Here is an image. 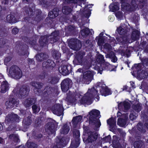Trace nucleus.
<instances>
[{"label": "nucleus", "mask_w": 148, "mask_h": 148, "mask_svg": "<svg viewBox=\"0 0 148 148\" xmlns=\"http://www.w3.org/2000/svg\"><path fill=\"white\" fill-rule=\"evenodd\" d=\"M27 145V147L29 148H36L37 147V145L33 143L28 142Z\"/></svg>", "instance_id": "nucleus-39"}, {"label": "nucleus", "mask_w": 148, "mask_h": 148, "mask_svg": "<svg viewBox=\"0 0 148 148\" xmlns=\"http://www.w3.org/2000/svg\"><path fill=\"white\" fill-rule=\"evenodd\" d=\"M9 86L6 81H3L1 86V92L2 93L5 92L9 89Z\"/></svg>", "instance_id": "nucleus-16"}, {"label": "nucleus", "mask_w": 148, "mask_h": 148, "mask_svg": "<svg viewBox=\"0 0 148 148\" xmlns=\"http://www.w3.org/2000/svg\"><path fill=\"white\" fill-rule=\"evenodd\" d=\"M32 108L33 112L34 113L38 112L40 110V108L39 106H37L36 105H33L32 107Z\"/></svg>", "instance_id": "nucleus-37"}, {"label": "nucleus", "mask_w": 148, "mask_h": 148, "mask_svg": "<svg viewBox=\"0 0 148 148\" xmlns=\"http://www.w3.org/2000/svg\"><path fill=\"white\" fill-rule=\"evenodd\" d=\"M58 79L56 77H53L51 81L52 84H55L58 82Z\"/></svg>", "instance_id": "nucleus-44"}, {"label": "nucleus", "mask_w": 148, "mask_h": 148, "mask_svg": "<svg viewBox=\"0 0 148 148\" xmlns=\"http://www.w3.org/2000/svg\"><path fill=\"white\" fill-rule=\"evenodd\" d=\"M0 1L3 3L4 4H6L8 2V0H0Z\"/></svg>", "instance_id": "nucleus-58"}, {"label": "nucleus", "mask_w": 148, "mask_h": 148, "mask_svg": "<svg viewBox=\"0 0 148 148\" xmlns=\"http://www.w3.org/2000/svg\"><path fill=\"white\" fill-rule=\"evenodd\" d=\"M96 86L97 88L96 90L94 88L88 89L84 96L81 98L79 101L81 104H91L92 103V99L94 96L96 95H98V89L100 90V92L103 96H106L111 94L110 90L106 88L105 86H102L101 83H97Z\"/></svg>", "instance_id": "nucleus-1"}, {"label": "nucleus", "mask_w": 148, "mask_h": 148, "mask_svg": "<svg viewBox=\"0 0 148 148\" xmlns=\"http://www.w3.org/2000/svg\"><path fill=\"white\" fill-rule=\"evenodd\" d=\"M29 91L28 87L26 86H24L22 87L20 90L19 94L18 96L20 97L19 95L22 97V95L25 96L27 95Z\"/></svg>", "instance_id": "nucleus-15"}, {"label": "nucleus", "mask_w": 148, "mask_h": 148, "mask_svg": "<svg viewBox=\"0 0 148 148\" xmlns=\"http://www.w3.org/2000/svg\"><path fill=\"white\" fill-rule=\"evenodd\" d=\"M12 57L11 56H8L6 57L4 60V63L5 64L6 63H7L10 61Z\"/></svg>", "instance_id": "nucleus-46"}, {"label": "nucleus", "mask_w": 148, "mask_h": 148, "mask_svg": "<svg viewBox=\"0 0 148 148\" xmlns=\"http://www.w3.org/2000/svg\"><path fill=\"white\" fill-rule=\"evenodd\" d=\"M7 21L10 23H14L16 22L14 16L12 14H9L7 16L6 18Z\"/></svg>", "instance_id": "nucleus-26"}, {"label": "nucleus", "mask_w": 148, "mask_h": 148, "mask_svg": "<svg viewBox=\"0 0 148 148\" xmlns=\"http://www.w3.org/2000/svg\"><path fill=\"white\" fill-rule=\"evenodd\" d=\"M142 124L141 123H139L137 125V128L138 130L141 131L142 128Z\"/></svg>", "instance_id": "nucleus-48"}, {"label": "nucleus", "mask_w": 148, "mask_h": 148, "mask_svg": "<svg viewBox=\"0 0 148 148\" xmlns=\"http://www.w3.org/2000/svg\"><path fill=\"white\" fill-rule=\"evenodd\" d=\"M82 57H83L82 55H80L79 56H78V55L77 56L76 58L79 63H80L82 62Z\"/></svg>", "instance_id": "nucleus-45"}, {"label": "nucleus", "mask_w": 148, "mask_h": 148, "mask_svg": "<svg viewBox=\"0 0 148 148\" xmlns=\"http://www.w3.org/2000/svg\"><path fill=\"white\" fill-rule=\"evenodd\" d=\"M119 108H124L125 110H128L130 108V103L124 101L123 102L121 103L118 105Z\"/></svg>", "instance_id": "nucleus-19"}, {"label": "nucleus", "mask_w": 148, "mask_h": 148, "mask_svg": "<svg viewBox=\"0 0 148 148\" xmlns=\"http://www.w3.org/2000/svg\"><path fill=\"white\" fill-rule=\"evenodd\" d=\"M96 60L99 63H103L104 62L103 56L101 55H98L97 56Z\"/></svg>", "instance_id": "nucleus-35"}, {"label": "nucleus", "mask_w": 148, "mask_h": 148, "mask_svg": "<svg viewBox=\"0 0 148 148\" xmlns=\"http://www.w3.org/2000/svg\"><path fill=\"white\" fill-rule=\"evenodd\" d=\"M90 32V31L89 29L87 28H86L81 31V33L83 37H85L88 35Z\"/></svg>", "instance_id": "nucleus-32"}, {"label": "nucleus", "mask_w": 148, "mask_h": 148, "mask_svg": "<svg viewBox=\"0 0 148 148\" xmlns=\"http://www.w3.org/2000/svg\"><path fill=\"white\" fill-rule=\"evenodd\" d=\"M106 57L107 58H111V61L113 62H115L117 60L116 57L115 56L114 53L112 52H111L110 53L106 55Z\"/></svg>", "instance_id": "nucleus-20"}, {"label": "nucleus", "mask_w": 148, "mask_h": 148, "mask_svg": "<svg viewBox=\"0 0 148 148\" xmlns=\"http://www.w3.org/2000/svg\"><path fill=\"white\" fill-rule=\"evenodd\" d=\"M43 39L42 40V38L41 37V38L40 40V43L42 44V42H46V40L47 39V38L45 37V36H43Z\"/></svg>", "instance_id": "nucleus-49"}, {"label": "nucleus", "mask_w": 148, "mask_h": 148, "mask_svg": "<svg viewBox=\"0 0 148 148\" xmlns=\"http://www.w3.org/2000/svg\"><path fill=\"white\" fill-rule=\"evenodd\" d=\"M72 82V81L69 78L64 80L61 84L62 91L64 92L67 91L69 89V85L71 84Z\"/></svg>", "instance_id": "nucleus-9"}, {"label": "nucleus", "mask_w": 148, "mask_h": 148, "mask_svg": "<svg viewBox=\"0 0 148 148\" xmlns=\"http://www.w3.org/2000/svg\"><path fill=\"white\" fill-rule=\"evenodd\" d=\"M60 53L58 52H57V53H56L54 55L55 58L56 59H58L60 57Z\"/></svg>", "instance_id": "nucleus-55"}, {"label": "nucleus", "mask_w": 148, "mask_h": 148, "mask_svg": "<svg viewBox=\"0 0 148 148\" xmlns=\"http://www.w3.org/2000/svg\"><path fill=\"white\" fill-rule=\"evenodd\" d=\"M16 148H25L23 146L21 145L18 147H16Z\"/></svg>", "instance_id": "nucleus-63"}, {"label": "nucleus", "mask_w": 148, "mask_h": 148, "mask_svg": "<svg viewBox=\"0 0 148 148\" xmlns=\"http://www.w3.org/2000/svg\"><path fill=\"white\" fill-rule=\"evenodd\" d=\"M32 122V121L30 118L28 117L24 119L23 122V124L25 127H27V126L30 125Z\"/></svg>", "instance_id": "nucleus-23"}, {"label": "nucleus", "mask_w": 148, "mask_h": 148, "mask_svg": "<svg viewBox=\"0 0 148 148\" xmlns=\"http://www.w3.org/2000/svg\"><path fill=\"white\" fill-rule=\"evenodd\" d=\"M33 101L34 100L33 99H29L25 101L23 103L24 104L26 107L29 106L33 103Z\"/></svg>", "instance_id": "nucleus-33"}, {"label": "nucleus", "mask_w": 148, "mask_h": 148, "mask_svg": "<svg viewBox=\"0 0 148 148\" xmlns=\"http://www.w3.org/2000/svg\"><path fill=\"white\" fill-rule=\"evenodd\" d=\"M86 12H87V13L85 15V16L87 18L89 17V16L90 15V13L89 10H88Z\"/></svg>", "instance_id": "nucleus-57"}, {"label": "nucleus", "mask_w": 148, "mask_h": 148, "mask_svg": "<svg viewBox=\"0 0 148 148\" xmlns=\"http://www.w3.org/2000/svg\"><path fill=\"white\" fill-rule=\"evenodd\" d=\"M117 41L118 42L122 43L123 44L125 45V46H127V44L128 43H130V42L128 40L127 38L125 37H124L123 38L120 37L119 38H116Z\"/></svg>", "instance_id": "nucleus-18"}, {"label": "nucleus", "mask_w": 148, "mask_h": 148, "mask_svg": "<svg viewBox=\"0 0 148 148\" xmlns=\"http://www.w3.org/2000/svg\"><path fill=\"white\" fill-rule=\"evenodd\" d=\"M124 116V119L119 118L117 121V124L118 125L122 127L125 126L126 124V122L128 118V115L125 114L123 115Z\"/></svg>", "instance_id": "nucleus-14"}, {"label": "nucleus", "mask_w": 148, "mask_h": 148, "mask_svg": "<svg viewBox=\"0 0 148 148\" xmlns=\"http://www.w3.org/2000/svg\"><path fill=\"white\" fill-rule=\"evenodd\" d=\"M82 70L81 69H78L77 71V72H80V73H81V72H82Z\"/></svg>", "instance_id": "nucleus-62"}, {"label": "nucleus", "mask_w": 148, "mask_h": 148, "mask_svg": "<svg viewBox=\"0 0 148 148\" xmlns=\"http://www.w3.org/2000/svg\"><path fill=\"white\" fill-rule=\"evenodd\" d=\"M115 15L117 18L119 20L121 19L123 17L122 13L120 11H119L115 13Z\"/></svg>", "instance_id": "nucleus-41"}, {"label": "nucleus", "mask_w": 148, "mask_h": 148, "mask_svg": "<svg viewBox=\"0 0 148 148\" xmlns=\"http://www.w3.org/2000/svg\"><path fill=\"white\" fill-rule=\"evenodd\" d=\"M89 123L93 127L97 128L101 125L100 120L96 117H100V112L98 110L94 109L91 110L89 113Z\"/></svg>", "instance_id": "nucleus-2"}, {"label": "nucleus", "mask_w": 148, "mask_h": 148, "mask_svg": "<svg viewBox=\"0 0 148 148\" xmlns=\"http://www.w3.org/2000/svg\"><path fill=\"white\" fill-rule=\"evenodd\" d=\"M69 46L71 49L74 50L79 49L81 47L80 41L76 39H71L69 40Z\"/></svg>", "instance_id": "nucleus-6"}, {"label": "nucleus", "mask_w": 148, "mask_h": 148, "mask_svg": "<svg viewBox=\"0 0 148 148\" xmlns=\"http://www.w3.org/2000/svg\"><path fill=\"white\" fill-rule=\"evenodd\" d=\"M47 56L45 55L43 53H41L37 54L36 56V58L38 61H42L44 59L47 58Z\"/></svg>", "instance_id": "nucleus-22"}, {"label": "nucleus", "mask_w": 148, "mask_h": 148, "mask_svg": "<svg viewBox=\"0 0 148 148\" xmlns=\"http://www.w3.org/2000/svg\"><path fill=\"white\" fill-rule=\"evenodd\" d=\"M19 117L16 114L11 113L8 115L5 119L6 121L9 122L15 121L16 122L18 121Z\"/></svg>", "instance_id": "nucleus-12"}, {"label": "nucleus", "mask_w": 148, "mask_h": 148, "mask_svg": "<svg viewBox=\"0 0 148 148\" xmlns=\"http://www.w3.org/2000/svg\"><path fill=\"white\" fill-rule=\"evenodd\" d=\"M31 85L36 88H40L43 86V84L41 83L37 82H32L30 83Z\"/></svg>", "instance_id": "nucleus-30"}, {"label": "nucleus", "mask_w": 148, "mask_h": 148, "mask_svg": "<svg viewBox=\"0 0 148 148\" xmlns=\"http://www.w3.org/2000/svg\"><path fill=\"white\" fill-rule=\"evenodd\" d=\"M116 68V67L114 66H112V67H108V68L107 69L108 70H109L110 71H115V68Z\"/></svg>", "instance_id": "nucleus-51"}, {"label": "nucleus", "mask_w": 148, "mask_h": 148, "mask_svg": "<svg viewBox=\"0 0 148 148\" xmlns=\"http://www.w3.org/2000/svg\"><path fill=\"white\" fill-rule=\"evenodd\" d=\"M58 14L59 13L56 11V9H54L52 11L49 13L48 16L51 18H53L57 17Z\"/></svg>", "instance_id": "nucleus-24"}, {"label": "nucleus", "mask_w": 148, "mask_h": 148, "mask_svg": "<svg viewBox=\"0 0 148 148\" xmlns=\"http://www.w3.org/2000/svg\"><path fill=\"white\" fill-rule=\"evenodd\" d=\"M119 5L118 3H115L111 4L109 6V8L110 10L112 12H114L118 10L119 8Z\"/></svg>", "instance_id": "nucleus-17"}, {"label": "nucleus", "mask_w": 148, "mask_h": 148, "mask_svg": "<svg viewBox=\"0 0 148 148\" xmlns=\"http://www.w3.org/2000/svg\"><path fill=\"white\" fill-rule=\"evenodd\" d=\"M136 116L133 115L132 114H131L130 115V118L131 120H133L136 119Z\"/></svg>", "instance_id": "nucleus-53"}, {"label": "nucleus", "mask_w": 148, "mask_h": 148, "mask_svg": "<svg viewBox=\"0 0 148 148\" xmlns=\"http://www.w3.org/2000/svg\"><path fill=\"white\" fill-rule=\"evenodd\" d=\"M52 62L50 60H48L46 62H43L42 63V66L44 67L48 68L51 66L50 63Z\"/></svg>", "instance_id": "nucleus-38"}, {"label": "nucleus", "mask_w": 148, "mask_h": 148, "mask_svg": "<svg viewBox=\"0 0 148 148\" xmlns=\"http://www.w3.org/2000/svg\"><path fill=\"white\" fill-rule=\"evenodd\" d=\"M107 123L111 127H114L115 125L116 120L114 118H110L107 120Z\"/></svg>", "instance_id": "nucleus-29"}, {"label": "nucleus", "mask_w": 148, "mask_h": 148, "mask_svg": "<svg viewBox=\"0 0 148 148\" xmlns=\"http://www.w3.org/2000/svg\"><path fill=\"white\" fill-rule=\"evenodd\" d=\"M73 137L74 138H75V142L77 143H78L79 141V137L80 136V133L79 130H76L73 132Z\"/></svg>", "instance_id": "nucleus-28"}, {"label": "nucleus", "mask_w": 148, "mask_h": 148, "mask_svg": "<svg viewBox=\"0 0 148 148\" xmlns=\"http://www.w3.org/2000/svg\"><path fill=\"white\" fill-rule=\"evenodd\" d=\"M65 1L67 3H76L77 1L76 0H65Z\"/></svg>", "instance_id": "nucleus-52"}, {"label": "nucleus", "mask_w": 148, "mask_h": 148, "mask_svg": "<svg viewBox=\"0 0 148 148\" xmlns=\"http://www.w3.org/2000/svg\"><path fill=\"white\" fill-rule=\"evenodd\" d=\"M71 68L70 66L66 64L61 66L58 69L60 73L63 75L68 74L69 70Z\"/></svg>", "instance_id": "nucleus-10"}, {"label": "nucleus", "mask_w": 148, "mask_h": 148, "mask_svg": "<svg viewBox=\"0 0 148 148\" xmlns=\"http://www.w3.org/2000/svg\"><path fill=\"white\" fill-rule=\"evenodd\" d=\"M26 13H27L29 15H31L33 13L32 10L30 8H28L26 11Z\"/></svg>", "instance_id": "nucleus-47"}, {"label": "nucleus", "mask_w": 148, "mask_h": 148, "mask_svg": "<svg viewBox=\"0 0 148 148\" xmlns=\"http://www.w3.org/2000/svg\"><path fill=\"white\" fill-rule=\"evenodd\" d=\"M18 101L17 99L13 98L12 99H10L8 101H7L5 103V105L8 108H13L15 104L17 105L18 104Z\"/></svg>", "instance_id": "nucleus-13"}, {"label": "nucleus", "mask_w": 148, "mask_h": 148, "mask_svg": "<svg viewBox=\"0 0 148 148\" xmlns=\"http://www.w3.org/2000/svg\"><path fill=\"white\" fill-rule=\"evenodd\" d=\"M143 143L140 140L136 141L134 143V147L135 148H140Z\"/></svg>", "instance_id": "nucleus-36"}, {"label": "nucleus", "mask_w": 148, "mask_h": 148, "mask_svg": "<svg viewBox=\"0 0 148 148\" xmlns=\"http://www.w3.org/2000/svg\"><path fill=\"white\" fill-rule=\"evenodd\" d=\"M140 64H136L135 65V66L136 67V68L137 70H138V68L140 66Z\"/></svg>", "instance_id": "nucleus-59"}, {"label": "nucleus", "mask_w": 148, "mask_h": 148, "mask_svg": "<svg viewBox=\"0 0 148 148\" xmlns=\"http://www.w3.org/2000/svg\"><path fill=\"white\" fill-rule=\"evenodd\" d=\"M39 1L41 5H43L45 3V1L44 0H39Z\"/></svg>", "instance_id": "nucleus-61"}, {"label": "nucleus", "mask_w": 148, "mask_h": 148, "mask_svg": "<svg viewBox=\"0 0 148 148\" xmlns=\"http://www.w3.org/2000/svg\"><path fill=\"white\" fill-rule=\"evenodd\" d=\"M12 32L14 34H16L18 32V29L16 28H14L12 30Z\"/></svg>", "instance_id": "nucleus-50"}, {"label": "nucleus", "mask_w": 148, "mask_h": 148, "mask_svg": "<svg viewBox=\"0 0 148 148\" xmlns=\"http://www.w3.org/2000/svg\"><path fill=\"white\" fill-rule=\"evenodd\" d=\"M14 136H15V139H16L17 140V142L19 141V139L18 138L17 136H16V135H10L9 136V138H12V137H14Z\"/></svg>", "instance_id": "nucleus-56"}, {"label": "nucleus", "mask_w": 148, "mask_h": 148, "mask_svg": "<svg viewBox=\"0 0 148 148\" xmlns=\"http://www.w3.org/2000/svg\"><path fill=\"white\" fill-rule=\"evenodd\" d=\"M142 62L144 64H148V58L144 59Z\"/></svg>", "instance_id": "nucleus-54"}, {"label": "nucleus", "mask_w": 148, "mask_h": 148, "mask_svg": "<svg viewBox=\"0 0 148 148\" xmlns=\"http://www.w3.org/2000/svg\"><path fill=\"white\" fill-rule=\"evenodd\" d=\"M110 136H108L107 137H106L104 139H105V140H107V141L108 140H110Z\"/></svg>", "instance_id": "nucleus-60"}, {"label": "nucleus", "mask_w": 148, "mask_h": 148, "mask_svg": "<svg viewBox=\"0 0 148 148\" xmlns=\"http://www.w3.org/2000/svg\"><path fill=\"white\" fill-rule=\"evenodd\" d=\"M9 72L11 76L16 79H19L22 76L21 70L16 66H12L10 68Z\"/></svg>", "instance_id": "nucleus-3"}, {"label": "nucleus", "mask_w": 148, "mask_h": 148, "mask_svg": "<svg viewBox=\"0 0 148 148\" xmlns=\"http://www.w3.org/2000/svg\"><path fill=\"white\" fill-rule=\"evenodd\" d=\"M88 137L87 140L89 142H92L95 141L97 138V134L95 132L90 131L88 133Z\"/></svg>", "instance_id": "nucleus-11"}, {"label": "nucleus", "mask_w": 148, "mask_h": 148, "mask_svg": "<svg viewBox=\"0 0 148 148\" xmlns=\"http://www.w3.org/2000/svg\"><path fill=\"white\" fill-rule=\"evenodd\" d=\"M82 117L81 116H79L74 117L72 120L73 124L75 126L76 124L81 121Z\"/></svg>", "instance_id": "nucleus-27"}, {"label": "nucleus", "mask_w": 148, "mask_h": 148, "mask_svg": "<svg viewBox=\"0 0 148 148\" xmlns=\"http://www.w3.org/2000/svg\"><path fill=\"white\" fill-rule=\"evenodd\" d=\"M127 87L126 86H124L123 87V90L126 89L127 88Z\"/></svg>", "instance_id": "nucleus-64"}, {"label": "nucleus", "mask_w": 148, "mask_h": 148, "mask_svg": "<svg viewBox=\"0 0 148 148\" xmlns=\"http://www.w3.org/2000/svg\"><path fill=\"white\" fill-rule=\"evenodd\" d=\"M102 65L103 67H104L105 69H107L108 68V67H112V65L107 62H105L103 63Z\"/></svg>", "instance_id": "nucleus-43"}, {"label": "nucleus", "mask_w": 148, "mask_h": 148, "mask_svg": "<svg viewBox=\"0 0 148 148\" xmlns=\"http://www.w3.org/2000/svg\"><path fill=\"white\" fill-rule=\"evenodd\" d=\"M71 9L68 6L64 7L62 9V12L65 14H67L71 11Z\"/></svg>", "instance_id": "nucleus-34"}, {"label": "nucleus", "mask_w": 148, "mask_h": 148, "mask_svg": "<svg viewBox=\"0 0 148 148\" xmlns=\"http://www.w3.org/2000/svg\"><path fill=\"white\" fill-rule=\"evenodd\" d=\"M95 73L92 71H87L83 74L82 82L86 84H89L93 78V76Z\"/></svg>", "instance_id": "nucleus-5"}, {"label": "nucleus", "mask_w": 148, "mask_h": 148, "mask_svg": "<svg viewBox=\"0 0 148 148\" xmlns=\"http://www.w3.org/2000/svg\"><path fill=\"white\" fill-rule=\"evenodd\" d=\"M70 130V127L66 124L64 125L60 130V133L63 134H67Z\"/></svg>", "instance_id": "nucleus-21"}, {"label": "nucleus", "mask_w": 148, "mask_h": 148, "mask_svg": "<svg viewBox=\"0 0 148 148\" xmlns=\"http://www.w3.org/2000/svg\"><path fill=\"white\" fill-rule=\"evenodd\" d=\"M148 75V73L145 71L143 70L141 73H140L138 75V78H140V80L146 78Z\"/></svg>", "instance_id": "nucleus-31"}, {"label": "nucleus", "mask_w": 148, "mask_h": 148, "mask_svg": "<svg viewBox=\"0 0 148 148\" xmlns=\"http://www.w3.org/2000/svg\"><path fill=\"white\" fill-rule=\"evenodd\" d=\"M140 35V32L138 30L133 31L132 33L131 38L133 40H135L138 39Z\"/></svg>", "instance_id": "nucleus-25"}, {"label": "nucleus", "mask_w": 148, "mask_h": 148, "mask_svg": "<svg viewBox=\"0 0 148 148\" xmlns=\"http://www.w3.org/2000/svg\"><path fill=\"white\" fill-rule=\"evenodd\" d=\"M57 123L55 121L51 120V121L47 124L45 130L49 134H55L56 129L58 126Z\"/></svg>", "instance_id": "nucleus-4"}, {"label": "nucleus", "mask_w": 148, "mask_h": 148, "mask_svg": "<svg viewBox=\"0 0 148 148\" xmlns=\"http://www.w3.org/2000/svg\"><path fill=\"white\" fill-rule=\"evenodd\" d=\"M141 106L139 104L136 105L134 107V109L137 112L140 111L141 110Z\"/></svg>", "instance_id": "nucleus-42"}, {"label": "nucleus", "mask_w": 148, "mask_h": 148, "mask_svg": "<svg viewBox=\"0 0 148 148\" xmlns=\"http://www.w3.org/2000/svg\"><path fill=\"white\" fill-rule=\"evenodd\" d=\"M51 110L54 114L59 116L61 115L63 112L62 106L60 104H55L52 107Z\"/></svg>", "instance_id": "nucleus-8"}, {"label": "nucleus", "mask_w": 148, "mask_h": 148, "mask_svg": "<svg viewBox=\"0 0 148 148\" xmlns=\"http://www.w3.org/2000/svg\"><path fill=\"white\" fill-rule=\"evenodd\" d=\"M117 32L119 34L121 35L124 34L126 32L125 29L121 27L117 29Z\"/></svg>", "instance_id": "nucleus-40"}, {"label": "nucleus", "mask_w": 148, "mask_h": 148, "mask_svg": "<svg viewBox=\"0 0 148 148\" xmlns=\"http://www.w3.org/2000/svg\"><path fill=\"white\" fill-rule=\"evenodd\" d=\"M121 8L123 10L127 11H132L136 9L138 7V5L136 3L135 1H132L131 5H130L129 4L127 3L123 2L121 4Z\"/></svg>", "instance_id": "nucleus-7"}]
</instances>
